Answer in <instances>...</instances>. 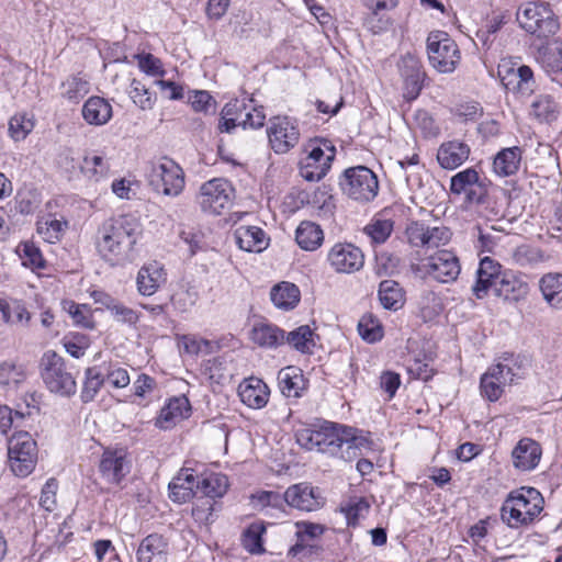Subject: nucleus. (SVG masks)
<instances>
[{
	"mask_svg": "<svg viewBox=\"0 0 562 562\" xmlns=\"http://www.w3.org/2000/svg\"><path fill=\"white\" fill-rule=\"evenodd\" d=\"M167 270L165 266L151 260L144 263L136 276L137 292L144 296H151L167 282Z\"/></svg>",
	"mask_w": 562,
	"mask_h": 562,
	"instance_id": "6ab92c4d",
	"label": "nucleus"
},
{
	"mask_svg": "<svg viewBox=\"0 0 562 562\" xmlns=\"http://www.w3.org/2000/svg\"><path fill=\"white\" fill-rule=\"evenodd\" d=\"M128 95L133 103L144 111L151 110L156 103V97L138 79L131 81Z\"/></svg>",
	"mask_w": 562,
	"mask_h": 562,
	"instance_id": "8fccbe9b",
	"label": "nucleus"
},
{
	"mask_svg": "<svg viewBox=\"0 0 562 562\" xmlns=\"http://www.w3.org/2000/svg\"><path fill=\"white\" fill-rule=\"evenodd\" d=\"M83 121L91 126H103L113 116V108L104 98L92 95L82 105Z\"/></svg>",
	"mask_w": 562,
	"mask_h": 562,
	"instance_id": "cd10ccee",
	"label": "nucleus"
},
{
	"mask_svg": "<svg viewBox=\"0 0 562 562\" xmlns=\"http://www.w3.org/2000/svg\"><path fill=\"white\" fill-rule=\"evenodd\" d=\"M326 173V167H322L318 162L308 161L306 157L300 162V175L307 181H319Z\"/></svg>",
	"mask_w": 562,
	"mask_h": 562,
	"instance_id": "338daca9",
	"label": "nucleus"
},
{
	"mask_svg": "<svg viewBox=\"0 0 562 562\" xmlns=\"http://www.w3.org/2000/svg\"><path fill=\"white\" fill-rule=\"evenodd\" d=\"M393 229L394 221L387 216L386 210H383L363 227V233L370 238L371 244L382 245L389 239Z\"/></svg>",
	"mask_w": 562,
	"mask_h": 562,
	"instance_id": "2f4dec72",
	"label": "nucleus"
},
{
	"mask_svg": "<svg viewBox=\"0 0 562 562\" xmlns=\"http://www.w3.org/2000/svg\"><path fill=\"white\" fill-rule=\"evenodd\" d=\"M269 244L270 237L263 229L248 226V252H261L268 248Z\"/></svg>",
	"mask_w": 562,
	"mask_h": 562,
	"instance_id": "e2e57ef3",
	"label": "nucleus"
},
{
	"mask_svg": "<svg viewBox=\"0 0 562 562\" xmlns=\"http://www.w3.org/2000/svg\"><path fill=\"white\" fill-rule=\"evenodd\" d=\"M139 222L131 215L106 220L98 231L97 249L112 267H123L137 256L136 245L140 238Z\"/></svg>",
	"mask_w": 562,
	"mask_h": 562,
	"instance_id": "f257e3e1",
	"label": "nucleus"
},
{
	"mask_svg": "<svg viewBox=\"0 0 562 562\" xmlns=\"http://www.w3.org/2000/svg\"><path fill=\"white\" fill-rule=\"evenodd\" d=\"M138 68L150 77H162L166 74L164 65L159 58L149 53L136 55Z\"/></svg>",
	"mask_w": 562,
	"mask_h": 562,
	"instance_id": "052dcab7",
	"label": "nucleus"
},
{
	"mask_svg": "<svg viewBox=\"0 0 562 562\" xmlns=\"http://www.w3.org/2000/svg\"><path fill=\"white\" fill-rule=\"evenodd\" d=\"M371 504L368 498L362 496H351L341 506V512L345 514L348 525L356 526L358 521L369 514Z\"/></svg>",
	"mask_w": 562,
	"mask_h": 562,
	"instance_id": "49530a36",
	"label": "nucleus"
},
{
	"mask_svg": "<svg viewBox=\"0 0 562 562\" xmlns=\"http://www.w3.org/2000/svg\"><path fill=\"white\" fill-rule=\"evenodd\" d=\"M427 53L430 65L441 74L452 72L460 61L458 45L443 31L429 33L427 37Z\"/></svg>",
	"mask_w": 562,
	"mask_h": 562,
	"instance_id": "f8f14e48",
	"label": "nucleus"
},
{
	"mask_svg": "<svg viewBox=\"0 0 562 562\" xmlns=\"http://www.w3.org/2000/svg\"><path fill=\"white\" fill-rule=\"evenodd\" d=\"M558 104L548 94L537 97L530 105V115L539 122L550 123L558 117Z\"/></svg>",
	"mask_w": 562,
	"mask_h": 562,
	"instance_id": "c03bdc74",
	"label": "nucleus"
},
{
	"mask_svg": "<svg viewBox=\"0 0 562 562\" xmlns=\"http://www.w3.org/2000/svg\"><path fill=\"white\" fill-rule=\"evenodd\" d=\"M508 21L507 12L493 13L477 32L476 36L484 43L490 42V37L496 34Z\"/></svg>",
	"mask_w": 562,
	"mask_h": 562,
	"instance_id": "4d7b16f0",
	"label": "nucleus"
},
{
	"mask_svg": "<svg viewBox=\"0 0 562 562\" xmlns=\"http://www.w3.org/2000/svg\"><path fill=\"white\" fill-rule=\"evenodd\" d=\"M103 382V376L97 368L87 369L86 380L81 392L82 400L85 402L92 401L100 391Z\"/></svg>",
	"mask_w": 562,
	"mask_h": 562,
	"instance_id": "bf43d9fd",
	"label": "nucleus"
},
{
	"mask_svg": "<svg viewBox=\"0 0 562 562\" xmlns=\"http://www.w3.org/2000/svg\"><path fill=\"white\" fill-rule=\"evenodd\" d=\"M26 378L25 368L22 364L4 362L0 366V384L12 387L19 385Z\"/></svg>",
	"mask_w": 562,
	"mask_h": 562,
	"instance_id": "6e6d98bb",
	"label": "nucleus"
},
{
	"mask_svg": "<svg viewBox=\"0 0 562 562\" xmlns=\"http://www.w3.org/2000/svg\"><path fill=\"white\" fill-rule=\"evenodd\" d=\"M282 497L283 503L305 512L316 510L323 504L318 490L307 483L291 485L286 488Z\"/></svg>",
	"mask_w": 562,
	"mask_h": 562,
	"instance_id": "412c9836",
	"label": "nucleus"
},
{
	"mask_svg": "<svg viewBox=\"0 0 562 562\" xmlns=\"http://www.w3.org/2000/svg\"><path fill=\"white\" fill-rule=\"evenodd\" d=\"M267 532V524L256 520L248 525V553L261 555L266 553L263 535Z\"/></svg>",
	"mask_w": 562,
	"mask_h": 562,
	"instance_id": "603ef678",
	"label": "nucleus"
},
{
	"mask_svg": "<svg viewBox=\"0 0 562 562\" xmlns=\"http://www.w3.org/2000/svg\"><path fill=\"white\" fill-rule=\"evenodd\" d=\"M278 383L281 393L289 398H299L306 390L302 370L295 366L281 369L278 373Z\"/></svg>",
	"mask_w": 562,
	"mask_h": 562,
	"instance_id": "c85d7f7f",
	"label": "nucleus"
},
{
	"mask_svg": "<svg viewBox=\"0 0 562 562\" xmlns=\"http://www.w3.org/2000/svg\"><path fill=\"white\" fill-rule=\"evenodd\" d=\"M190 103L195 112H214L215 101L212 95L204 90L194 91L190 97Z\"/></svg>",
	"mask_w": 562,
	"mask_h": 562,
	"instance_id": "69168bd1",
	"label": "nucleus"
},
{
	"mask_svg": "<svg viewBox=\"0 0 562 562\" xmlns=\"http://www.w3.org/2000/svg\"><path fill=\"white\" fill-rule=\"evenodd\" d=\"M521 151L519 147L502 149L493 161L494 171L502 177L512 176L519 169Z\"/></svg>",
	"mask_w": 562,
	"mask_h": 562,
	"instance_id": "4c0bfd02",
	"label": "nucleus"
},
{
	"mask_svg": "<svg viewBox=\"0 0 562 562\" xmlns=\"http://www.w3.org/2000/svg\"><path fill=\"white\" fill-rule=\"evenodd\" d=\"M285 341L302 353H311L315 347V334L308 325H302L284 335Z\"/></svg>",
	"mask_w": 562,
	"mask_h": 562,
	"instance_id": "37998d69",
	"label": "nucleus"
},
{
	"mask_svg": "<svg viewBox=\"0 0 562 562\" xmlns=\"http://www.w3.org/2000/svg\"><path fill=\"white\" fill-rule=\"evenodd\" d=\"M541 453V448L537 441L524 438L518 441L512 452L513 464L519 471L533 470L540 461Z\"/></svg>",
	"mask_w": 562,
	"mask_h": 562,
	"instance_id": "a878e982",
	"label": "nucleus"
},
{
	"mask_svg": "<svg viewBox=\"0 0 562 562\" xmlns=\"http://www.w3.org/2000/svg\"><path fill=\"white\" fill-rule=\"evenodd\" d=\"M235 199L236 190L225 178H213L203 182L195 194V203L201 212L213 216L222 215L232 207Z\"/></svg>",
	"mask_w": 562,
	"mask_h": 562,
	"instance_id": "39448f33",
	"label": "nucleus"
},
{
	"mask_svg": "<svg viewBox=\"0 0 562 562\" xmlns=\"http://www.w3.org/2000/svg\"><path fill=\"white\" fill-rule=\"evenodd\" d=\"M324 146L329 150L328 154H325L324 148L316 146L310 151L306 158H308V161L318 162L322 167H326L328 171L335 158V148L329 146V142L327 140L324 142Z\"/></svg>",
	"mask_w": 562,
	"mask_h": 562,
	"instance_id": "774afa93",
	"label": "nucleus"
},
{
	"mask_svg": "<svg viewBox=\"0 0 562 562\" xmlns=\"http://www.w3.org/2000/svg\"><path fill=\"white\" fill-rule=\"evenodd\" d=\"M169 544L158 533L145 537L136 551V562H168Z\"/></svg>",
	"mask_w": 562,
	"mask_h": 562,
	"instance_id": "393cba45",
	"label": "nucleus"
},
{
	"mask_svg": "<svg viewBox=\"0 0 562 562\" xmlns=\"http://www.w3.org/2000/svg\"><path fill=\"white\" fill-rule=\"evenodd\" d=\"M89 91V80L80 74L67 77L60 85V95L72 103H78Z\"/></svg>",
	"mask_w": 562,
	"mask_h": 562,
	"instance_id": "ea45409f",
	"label": "nucleus"
},
{
	"mask_svg": "<svg viewBox=\"0 0 562 562\" xmlns=\"http://www.w3.org/2000/svg\"><path fill=\"white\" fill-rule=\"evenodd\" d=\"M379 300L386 310L397 311L404 305V293L398 282L383 280L379 285Z\"/></svg>",
	"mask_w": 562,
	"mask_h": 562,
	"instance_id": "58836bf2",
	"label": "nucleus"
},
{
	"mask_svg": "<svg viewBox=\"0 0 562 562\" xmlns=\"http://www.w3.org/2000/svg\"><path fill=\"white\" fill-rule=\"evenodd\" d=\"M543 300L553 308H562V274L547 273L539 281Z\"/></svg>",
	"mask_w": 562,
	"mask_h": 562,
	"instance_id": "e433bc0d",
	"label": "nucleus"
},
{
	"mask_svg": "<svg viewBox=\"0 0 562 562\" xmlns=\"http://www.w3.org/2000/svg\"><path fill=\"white\" fill-rule=\"evenodd\" d=\"M40 372L46 387L56 394L69 396L77 390L76 376L65 360L53 350L43 353Z\"/></svg>",
	"mask_w": 562,
	"mask_h": 562,
	"instance_id": "423d86ee",
	"label": "nucleus"
},
{
	"mask_svg": "<svg viewBox=\"0 0 562 562\" xmlns=\"http://www.w3.org/2000/svg\"><path fill=\"white\" fill-rule=\"evenodd\" d=\"M398 69L404 81V95L408 100L416 99L422 89L426 74L420 60L413 54H405L398 61Z\"/></svg>",
	"mask_w": 562,
	"mask_h": 562,
	"instance_id": "f3484780",
	"label": "nucleus"
},
{
	"mask_svg": "<svg viewBox=\"0 0 562 562\" xmlns=\"http://www.w3.org/2000/svg\"><path fill=\"white\" fill-rule=\"evenodd\" d=\"M179 345L184 352L191 356L209 355L215 352L218 348L215 341L203 339L196 335L181 336Z\"/></svg>",
	"mask_w": 562,
	"mask_h": 562,
	"instance_id": "de8ad7c7",
	"label": "nucleus"
},
{
	"mask_svg": "<svg viewBox=\"0 0 562 562\" xmlns=\"http://www.w3.org/2000/svg\"><path fill=\"white\" fill-rule=\"evenodd\" d=\"M470 151V146L461 140L445 142L438 148L437 160L443 169L453 170L469 158Z\"/></svg>",
	"mask_w": 562,
	"mask_h": 562,
	"instance_id": "bb28decb",
	"label": "nucleus"
},
{
	"mask_svg": "<svg viewBox=\"0 0 562 562\" xmlns=\"http://www.w3.org/2000/svg\"><path fill=\"white\" fill-rule=\"evenodd\" d=\"M519 26L537 40L547 42L560 29V23L553 10L544 3L527 2L519 7L516 13Z\"/></svg>",
	"mask_w": 562,
	"mask_h": 562,
	"instance_id": "20e7f679",
	"label": "nucleus"
},
{
	"mask_svg": "<svg viewBox=\"0 0 562 562\" xmlns=\"http://www.w3.org/2000/svg\"><path fill=\"white\" fill-rule=\"evenodd\" d=\"M82 175L90 181L99 182L110 172V164L105 156L98 151H87L80 165Z\"/></svg>",
	"mask_w": 562,
	"mask_h": 562,
	"instance_id": "473e14b6",
	"label": "nucleus"
},
{
	"mask_svg": "<svg viewBox=\"0 0 562 562\" xmlns=\"http://www.w3.org/2000/svg\"><path fill=\"white\" fill-rule=\"evenodd\" d=\"M529 361L525 356L504 353L481 376L480 391L490 402H496L507 385L516 383L526 374Z\"/></svg>",
	"mask_w": 562,
	"mask_h": 562,
	"instance_id": "f03ea898",
	"label": "nucleus"
},
{
	"mask_svg": "<svg viewBox=\"0 0 562 562\" xmlns=\"http://www.w3.org/2000/svg\"><path fill=\"white\" fill-rule=\"evenodd\" d=\"M150 187L158 194L179 196L186 187V173L173 159L162 157L153 164L148 175Z\"/></svg>",
	"mask_w": 562,
	"mask_h": 562,
	"instance_id": "6e6552de",
	"label": "nucleus"
},
{
	"mask_svg": "<svg viewBox=\"0 0 562 562\" xmlns=\"http://www.w3.org/2000/svg\"><path fill=\"white\" fill-rule=\"evenodd\" d=\"M425 268L429 276L442 283L456 280L461 271L458 257L446 249L430 256Z\"/></svg>",
	"mask_w": 562,
	"mask_h": 562,
	"instance_id": "a211bd4d",
	"label": "nucleus"
},
{
	"mask_svg": "<svg viewBox=\"0 0 562 562\" xmlns=\"http://www.w3.org/2000/svg\"><path fill=\"white\" fill-rule=\"evenodd\" d=\"M19 254L25 267L32 269H42L45 266V260L41 250L32 243H23L19 247Z\"/></svg>",
	"mask_w": 562,
	"mask_h": 562,
	"instance_id": "680f3d73",
	"label": "nucleus"
},
{
	"mask_svg": "<svg viewBox=\"0 0 562 562\" xmlns=\"http://www.w3.org/2000/svg\"><path fill=\"white\" fill-rule=\"evenodd\" d=\"M344 425L331 422H323L315 428H303L296 431V442L306 450L331 456L337 452V442L344 436Z\"/></svg>",
	"mask_w": 562,
	"mask_h": 562,
	"instance_id": "9b49d317",
	"label": "nucleus"
},
{
	"mask_svg": "<svg viewBox=\"0 0 562 562\" xmlns=\"http://www.w3.org/2000/svg\"><path fill=\"white\" fill-rule=\"evenodd\" d=\"M127 453L123 449H106L102 453L99 470L103 479L110 483L119 484L130 472Z\"/></svg>",
	"mask_w": 562,
	"mask_h": 562,
	"instance_id": "aec40b11",
	"label": "nucleus"
},
{
	"mask_svg": "<svg viewBox=\"0 0 562 562\" xmlns=\"http://www.w3.org/2000/svg\"><path fill=\"white\" fill-rule=\"evenodd\" d=\"M196 476L191 469H181L169 483V496L173 502L186 503L196 493Z\"/></svg>",
	"mask_w": 562,
	"mask_h": 562,
	"instance_id": "c756f323",
	"label": "nucleus"
},
{
	"mask_svg": "<svg viewBox=\"0 0 562 562\" xmlns=\"http://www.w3.org/2000/svg\"><path fill=\"white\" fill-rule=\"evenodd\" d=\"M108 311L115 322L128 326H134L139 319V314L136 311L116 300H109Z\"/></svg>",
	"mask_w": 562,
	"mask_h": 562,
	"instance_id": "5fc2aeb1",
	"label": "nucleus"
},
{
	"mask_svg": "<svg viewBox=\"0 0 562 562\" xmlns=\"http://www.w3.org/2000/svg\"><path fill=\"white\" fill-rule=\"evenodd\" d=\"M67 228V222L47 214L42 216L36 223L38 235L47 243L55 244L59 241Z\"/></svg>",
	"mask_w": 562,
	"mask_h": 562,
	"instance_id": "a19ab883",
	"label": "nucleus"
},
{
	"mask_svg": "<svg viewBox=\"0 0 562 562\" xmlns=\"http://www.w3.org/2000/svg\"><path fill=\"white\" fill-rule=\"evenodd\" d=\"M501 265L490 257L481 259L476 271V282L472 286V292L476 299H483L487 295L491 288L495 290L496 282L502 277Z\"/></svg>",
	"mask_w": 562,
	"mask_h": 562,
	"instance_id": "b1692460",
	"label": "nucleus"
},
{
	"mask_svg": "<svg viewBox=\"0 0 562 562\" xmlns=\"http://www.w3.org/2000/svg\"><path fill=\"white\" fill-rule=\"evenodd\" d=\"M250 339L261 348H277L284 344V331L267 322H255L250 330Z\"/></svg>",
	"mask_w": 562,
	"mask_h": 562,
	"instance_id": "7c9ffc66",
	"label": "nucleus"
},
{
	"mask_svg": "<svg viewBox=\"0 0 562 562\" xmlns=\"http://www.w3.org/2000/svg\"><path fill=\"white\" fill-rule=\"evenodd\" d=\"M227 487L228 480L221 473L205 474L196 483V492L210 498L222 497Z\"/></svg>",
	"mask_w": 562,
	"mask_h": 562,
	"instance_id": "79ce46f5",
	"label": "nucleus"
},
{
	"mask_svg": "<svg viewBox=\"0 0 562 562\" xmlns=\"http://www.w3.org/2000/svg\"><path fill=\"white\" fill-rule=\"evenodd\" d=\"M0 313L5 323L21 327H27L32 319V314L20 300L0 299Z\"/></svg>",
	"mask_w": 562,
	"mask_h": 562,
	"instance_id": "c9c22d12",
	"label": "nucleus"
},
{
	"mask_svg": "<svg viewBox=\"0 0 562 562\" xmlns=\"http://www.w3.org/2000/svg\"><path fill=\"white\" fill-rule=\"evenodd\" d=\"M497 74L506 91L517 98H528L537 89L533 70L524 65L520 58H503L498 64Z\"/></svg>",
	"mask_w": 562,
	"mask_h": 562,
	"instance_id": "0eeeda50",
	"label": "nucleus"
},
{
	"mask_svg": "<svg viewBox=\"0 0 562 562\" xmlns=\"http://www.w3.org/2000/svg\"><path fill=\"white\" fill-rule=\"evenodd\" d=\"M339 186L344 194L361 203L372 201L379 191L375 173L364 166L346 169L340 177Z\"/></svg>",
	"mask_w": 562,
	"mask_h": 562,
	"instance_id": "9d476101",
	"label": "nucleus"
},
{
	"mask_svg": "<svg viewBox=\"0 0 562 562\" xmlns=\"http://www.w3.org/2000/svg\"><path fill=\"white\" fill-rule=\"evenodd\" d=\"M543 497L533 487L510 492L501 507V518L510 528H519L535 521L543 509Z\"/></svg>",
	"mask_w": 562,
	"mask_h": 562,
	"instance_id": "7ed1b4c3",
	"label": "nucleus"
},
{
	"mask_svg": "<svg viewBox=\"0 0 562 562\" xmlns=\"http://www.w3.org/2000/svg\"><path fill=\"white\" fill-rule=\"evenodd\" d=\"M34 123L26 114H16L9 122V134L15 140H23L33 130Z\"/></svg>",
	"mask_w": 562,
	"mask_h": 562,
	"instance_id": "13d9d810",
	"label": "nucleus"
},
{
	"mask_svg": "<svg viewBox=\"0 0 562 562\" xmlns=\"http://www.w3.org/2000/svg\"><path fill=\"white\" fill-rule=\"evenodd\" d=\"M191 413V405L186 396L170 398L160 409L155 425L159 429L168 430L188 418Z\"/></svg>",
	"mask_w": 562,
	"mask_h": 562,
	"instance_id": "4be33fe9",
	"label": "nucleus"
},
{
	"mask_svg": "<svg viewBox=\"0 0 562 562\" xmlns=\"http://www.w3.org/2000/svg\"><path fill=\"white\" fill-rule=\"evenodd\" d=\"M295 240L303 250L314 251L322 246L324 233L316 223L303 221L295 231Z\"/></svg>",
	"mask_w": 562,
	"mask_h": 562,
	"instance_id": "f704fd0d",
	"label": "nucleus"
},
{
	"mask_svg": "<svg viewBox=\"0 0 562 562\" xmlns=\"http://www.w3.org/2000/svg\"><path fill=\"white\" fill-rule=\"evenodd\" d=\"M450 193L463 194L467 203L480 204L484 201L486 189L481 183L477 171L474 168H468L451 177Z\"/></svg>",
	"mask_w": 562,
	"mask_h": 562,
	"instance_id": "dca6fc26",
	"label": "nucleus"
},
{
	"mask_svg": "<svg viewBox=\"0 0 562 562\" xmlns=\"http://www.w3.org/2000/svg\"><path fill=\"white\" fill-rule=\"evenodd\" d=\"M57 490H58V483L55 479H49L44 484L42 492H41L40 505L46 512H53L56 508Z\"/></svg>",
	"mask_w": 562,
	"mask_h": 562,
	"instance_id": "0e129e2a",
	"label": "nucleus"
},
{
	"mask_svg": "<svg viewBox=\"0 0 562 562\" xmlns=\"http://www.w3.org/2000/svg\"><path fill=\"white\" fill-rule=\"evenodd\" d=\"M495 294L506 301L518 302L529 292V284L525 277L513 271H504L496 282Z\"/></svg>",
	"mask_w": 562,
	"mask_h": 562,
	"instance_id": "5701e85b",
	"label": "nucleus"
},
{
	"mask_svg": "<svg viewBox=\"0 0 562 562\" xmlns=\"http://www.w3.org/2000/svg\"><path fill=\"white\" fill-rule=\"evenodd\" d=\"M358 333L363 340L373 344L382 339L383 328L372 314H364L358 323Z\"/></svg>",
	"mask_w": 562,
	"mask_h": 562,
	"instance_id": "3c124183",
	"label": "nucleus"
},
{
	"mask_svg": "<svg viewBox=\"0 0 562 562\" xmlns=\"http://www.w3.org/2000/svg\"><path fill=\"white\" fill-rule=\"evenodd\" d=\"M9 468L15 476L26 477L37 462V445L26 431L14 432L8 441Z\"/></svg>",
	"mask_w": 562,
	"mask_h": 562,
	"instance_id": "1a4fd4ad",
	"label": "nucleus"
},
{
	"mask_svg": "<svg viewBox=\"0 0 562 562\" xmlns=\"http://www.w3.org/2000/svg\"><path fill=\"white\" fill-rule=\"evenodd\" d=\"M327 261L336 272L352 273L363 267L364 255L351 243H336L328 251Z\"/></svg>",
	"mask_w": 562,
	"mask_h": 562,
	"instance_id": "2eb2a0df",
	"label": "nucleus"
},
{
	"mask_svg": "<svg viewBox=\"0 0 562 562\" xmlns=\"http://www.w3.org/2000/svg\"><path fill=\"white\" fill-rule=\"evenodd\" d=\"M270 397L269 386L259 378L248 376V407L260 409Z\"/></svg>",
	"mask_w": 562,
	"mask_h": 562,
	"instance_id": "09e8293b",
	"label": "nucleus"
},
{
	"mask_svg": "<svg viewBox=\"0 0 562 562\" xmlns=\"http://www.w3.org/2000/svg\"><path fill=\"white\" fill-rule=\"evenodd\" d=\"M249 505L257 512H261L267 507L281 508L283 506V497L278 492L260 491L250 495Z\"/></svg>",
	"mask_w": 562,
	"mask_h": 562,
	"instance_id": "864d4df0",
	"label": "nucleus"
},
{
	"mask_svg": "<svg viewBox=\"0 0 562 562\" xmlns=\"http://www.w3.org/2000/svg\"><path fill=\"white\" fill-rule=\"evenodd\" d=\"M405 235L411 246L427 249L445 246L451 238V232L448 227L429 226L419 221L408 224Z\"/></svg>",
	"mask_w": 562,
	"mask_h": 562,
	"instance_id": "4468645a",
	"label": "nucleus"
},
{
	"mask_svg": "<svg viewBox=\"0 0 562 562\" xmlns=\"http://www.w3.org/2000/svg\"><path fill=\"white\" fill-rule=\"evenodd\" d=\"M267 134L269 144L276 154L288 153L297 145L301 137L297 121L289 116L272 119Z\"/></svg>",
	"mask_w": 562,
	"mask_h": 562,
	"instance_id": "ddd939ff",
	"label": "nucleus"
},
{
	"mask_svg": "<svg viewBox=\"0 0 562 562\" xmlns=\"http://www.w3.org/2000/svg\"><path fill=\"white\" fill-rule=\"evenodd\" d=\"M63 310L69 314L74 324L85 329H93L94 321L91 307L87 304H78L74 301H63Z\"/></svg>",
	"mask_w": 562,
	"mask_h": 562,
	"instance_id": "a18cd8bd",
	"label": "nucleus"
},
{
	"mask_svg": "<svg viewBox=\"0 0 562 562\" xmlns=\"http://www.w3.org/2000/svg\"><path fill=\"white\" fill-rule=\"evenodd\" d=\"M270 299L276 307L290 311L299 304L301 292L294 283L282 281L271 289Z\"/></svg>",
	"mask_w": 562,
	"mask_h": 562,
	"instance_id": "72a5a7b5",
	"label": "nucleus"
}]
</instances>
